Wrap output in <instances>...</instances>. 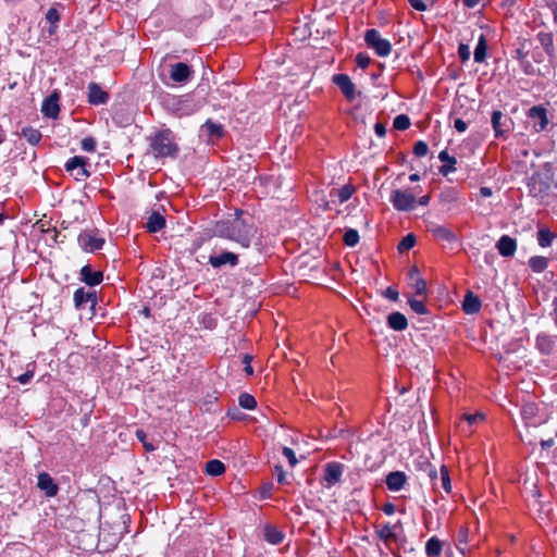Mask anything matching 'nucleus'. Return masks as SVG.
I'll use <instances>...</instances> for the list:
<instances>
[{"instance_id": "obj_1", "label": "nucleus", "mask_w": 557, "mask_h": 557, "mask_svg": "<svg viewBox=\"0 0 557 557\" xmlns=\"http://www.w3.org/2000/svg\"><path fill=\"white\" fill-rule=\"evenodd\" d=\"M215 232L218 236L233 240L243 248H248L256 235V227L243 218L242 211L237 210L234 219L218 222Z\"/></svg>"}, {"instance_id": "obj_2", "label": "nucleus", "mask_w": 557, "mask_h": 557, "mask_svg": "<svg viewBox=\"0 0 557 557\" xmlns=\"http://www.w3.org/2000/svg\"><path fill=\"white\" fill-rule=\"evenodd\" d=\"M150 147L156 158L174 157L177 152V146L173 141L170 131L158 133L152 138Z\"/></svg>"}, {"instance_id": "obj_3", "label": "nucleus", "mask_w": 557, "mask_h": 557, "mask_svg": "<svg viewBox=\"0 0 557 557\" xmlns=\"http://www.w3.org/2000/svg\"><path fill=\"white\" fill-rule=\"evenodd\" d=\"M364 41L369 48L373 49L379 57H387L391 53V42L383 38L379 30L371 28L364 34Z\"/></svg>"}, {"instance_id": "obj_4", "label": "nucleus", "mask_w": 557, "mask_h": 557, "mask_svg": "<svg viewBox=\"0 0 557 557\" xmlns=\"http://www.w3.org/2000/svg\"><path fill=\"white\" fill-rule=\"evenodd\" d=\"M389 201L397 211H411L417 203L414 194L407 189L392 190Z\"/></svg>"}, {"instance_id": "obj_5", "label": "nucleus", "mask_w": 557, "mask_h": 557, "mask_svg": "<svg viewBox=\"0 0 557 557\" xmlns=\"http://www.w3.org/2000/svg\"><path fill=\"white\" fill-rule=\"evenodd\" d=\"M193 69L184 62L170 65V78L176 84L185 85L193 78Z\"/></svg>"}, {"instance_id": "obj_6", "label": "nucleus", "mask_w": 557, "mask_h": 557, "mask_svg": "<svg viewBox=\"0 0 557 557\" xmlns=\"http://www.w3.org/2000/svg\"><path fill=\"white\" fill-rule=\"evenodd\" d=\"M64 166L76 181H83L89 176V172L86 170V160L83 157L75 156L69 159Z\"/></svg>"}, {"instance_id": "obj_7", "label": "nucleus", "mask_w": 557, "mask_h": 557, "mask_svg": "<svg viewBox=\"0 0 557 557\" xmlns=\"http://www.w3.org/2000/svg\"><path fill=\"white\" fill-rule=\"evenodd\" d=\"M79 246L89 252H94L102 248L104 239L94 232H83L78 236Z\"/></svg>"}, {"instance_id": "obj_8", "label": "nucleus", "mask_w": 557, "mask_h": 557, "mask_svg": "<svg viewBox=\"0 0 557 557\" xmlns=\"http://www.w3.org/2000/svg\"><path fill=\"white\" fill-rule=\"evenodd\" d=\"M400 528V521H398L396 524L384 523L375 530V534L381 541L384 542L386 547H389L392 542L398 541L397 529Z\"/></svg>"}, {"instance_id": "obj_9", "label": "nucleus", "mask_w": 557, "mask_h": 557, "mask_svg": "<svg viewBox=\"0 0 557 557\" xmlns=\"http://www.w3.org/2000/svg\"><path fill=\"white\" fill-rule=\"evenodd\" d=\"M344 466L339 462H330L324 468L323 481L326 487H332L341 481Z\"/></svg>"}, {"instance_id": "obj_10", "label": "nucleus", "mask_w": 557, "mask_h": 557, "mask_svg": "<svg viewBox=\"0 0 557 557\" xmlns=\"http://www.w3.org/2000/svg\"><path fill=\"white\" fill-rule=\"evenodd\" d=\"M528 117L536 132H542L548 124L546 110L540 106L532 107L528 112Z\"/></svg>"}, {"instance_id": "obj_11", "label": "nucleus", "mask_w": 557, "mask_h": 557, "mask_svg": "<svg viewBox=\"0 0 557 557\" xmlns=\"http://www.w3.org/2000/svg\"><path fill=\"white\" fill-rule=\"evenodd\" d=\"M208 262L214 269H219L224 265L236 267L238 263V256L231 251H223L219 255L210 256Z\"/></svg>"}, {"instance_id": "obj_12", "label": "nucleus", "mask_w": 557, "mask_h": 557, "mask_svg": "<svg viewBox=\"0 0 557 557\" xmlns=\"http://www.w3.org/2000/svg\"><path fill=\"white\" fill-rule=\"evenodd\" d=\"M37 486L45 493L47 497H54L59 492V487L54 483V480L47 472L39 473Z\"/></svg>"}, {"instance_id": "obj_13", "label": "nucleus", "mask_w": 557, "mask_h": 557, "mask_svg": "<svg viewBox=\"0 0 557 557\" xmlns=\"http://www.w3.org/2000/svg\"><path fill=\"white\" fill-rule=\"evenodd\" d=\"M109 100V95L97 83L88 84V102L94 106L104 104Z\"/></svg>"}, {"instance_id": "obj_14", "label": "nucleus", "mask_w": 557, "mask_h": 557, "mask_svg": "<svg viewBox=\"0 0 557 557\" xmlns=\"http://www.w3.org/2000/svg\"><path fill=\"white\" fill-rule=\"evenodd\" d=\"M333 82L348 100H352L355 98V85L348 75L336 74L333 76Z\"/></svg>"}, {"instance_id": "obj_15", "label": "nucleus", "mask_w": 557, "mask_h": 557, "mask_svg": "<svg viewBox=\"0 0 557 557\" xmlns=\"http://www.w3.org/2000/svg\"><path fill=\"white\" fill-rule=\"evenodd\" d=\"M59 94L54 91L44 100L41 112L47 117L55 119L59 114Z\"/></svg>"}, {"instance_id": "obj_16", "label": "nucleus", "mask_w": 557, "mask_h": 557, "mask_svg": "<svg viewBox=\"0 0 557 557\" xmlns=\"http://www.w3.org/2000/svg\"><path fill=\"white\" fill-rule=\"evenodd\" d=\"M96 301L97 295L95 290H86L85 288L81 287L74 293V304L76 308H82L88 302L94 306Z\"/></svg>"}, {"instance_id": "obj_17", "label": "nucleus", "mask_w": 557, "mask_h": 557, "mask_svg": "<svg viewBox=\"0 0 557 557\" xmlns=\"http://www.w3.org/2000/svg\"><path fill=\"white\" fill-rule=\"evenodd\" d=\"M385 482L389 491L398 492L405 486L407 476L401 471H393L388 473Z\"/></svg>"}, {"instance_id": "obj_18", "label": "nucleus", "mask_w": 557, "mask_h": 557, "mask_svg": "<svg viewBox=\"0 0 557 557\" xmlns=\"http://www.w3.org/2000/svg\"><path fill=\"white\" fill-rule=\"evenodd\" d=\"M556 339L557 337L555 336L540 334L536 337V348L543 355H550L555 349Z\"/></svg>"}, {"instance_id": "obj_19", "label": "nucleus", "mask_w": 557, "mask_h": 557, "mask_svg": "<svg viewBox=\"0 0 557 557\" xmlns=\"http://www.w3.org/2000/svg\"><path fill=\"white\" fill-rule=\"evenodd\" d=\"M496 247L499 251V253L504 257H511L515 255L517 249V243L513 238H511L508 235H503L497 244Z\"/></svg>"}, {"instance_id": "obj_20", "label": "nucleus", "mask_w": 557, "mask_h": 557, "mask_svg": "<svg viewBox=\"0 0 557 557\" xmlns=\"http://www.w3.org/2000/svg\"><path fill=\"white\" fill-rule=\"evenodd\" d=\"M82 280L89 286H96L102 282L103 275L100 271H92L89 265L81 270Z\"/></svg>"}, {"instance_id": "obj_21", "label": "nucleus", "mask_w": 557, "mask_h": 557, "mask_svg": "<svg viewBox=\"0 0 557 557\" xmlns=\"http://www.w3.org/2000/svg\"><path fill=\"white\" fill-rule=\"evenodd\" d=\"M539 408L534 403H525L521 407V416L523 420L525 421L527 425H534L536 426L541 422L534 421L536 414H537Z\"/></svg>"}, {"instance_id": "obj_22", "label": "nucleus", "mask_w": 557, "mask_h": 557, "mask_svg": "<svg viewBox=\"0 0 557 557\" xmlns=\"http://www.w3.org/2000/svg\"><path fill=\"white\" fill-rule=\"evenodd\" d=\"M387 325L395 331H404L408 326V321L403 313L392 312L387 317Z\"/></svg>"}, {"instance_id": "obj_23", "label": "nucleus", "mask_w": 557, "mask_h": 557, "mask_svg": "<svg viewBox=\"0 0 557 557\" xmlns=\"http://www.w3.org/2000/svg\"><path fill=\"white\" fill-rule=\"evenodd\" d=\"M462 309L467 314L476 313L481 309V301L479 297L469 292L463 299Z\"/></svg>"}, {"instance_id": "obj_24", "label": "nucleus", "mask_w": 557, "mask_h": 557, "mask_svg": "<svg viewBox=\"0 0 557 557\" xmlns=\"http://www.w3.org/2000/svg\"><path fill=\"white\" fill-rule=\"evenodd\" d=\"M165 226V219L159 212L153 211L146 223V227L150 233H157Z\"/></svg>"}, {"instance_id": "obj_25", "label": "nucleus", "mask_w": 557, "mask_h": 557, "mask_svg": "<svg viewBox=\"0 0 557 557\" xmlns=\"http://www.w3.org/2000/svg\"><path fill=\"white\" fill-rule=\"evenodd\" d=\"M438 159L445 164L441 168V173L447 175L448 173L456 171L457 160L455 157L449 156L447 150H443L438 153Z\"/></svg>"}, {"instance_id": "obj_26", "label": "nucleus", "mask_w": 557, "mask_h": 557, "mask_svg": "<svg viewBox=\"0 0 557 557\" xmlns=\"http://www.w3.org/2000/svg\"><path fill=\"white\" fill-rule=\"evenodd\" d=\"M409 277L412 281V287L417 295L422 296L426 294V284L423 278H421L418 274L417 269H412L409 272Z\"/></svg>"}, {"instance_id": "obj_27", "label": "nucleus", "mask_w": 557, "mask_h": 557, "mask_svg": "<svg viewBox=\"0 0 557 557\" xmlns=\"http://www.w3.org/2000/svg\"><path fill=\"white\" fill-rule=\"evenodd\" d=\"M492 126L496 137H502L506 129L504 128V114L502 111L496 110L492 114Z\"/></svg>"}, {"instance_id": "obj_28", "label": "nucleus", "mask_w": 557, "mask_h": 557, "mask_svg": "<svg viewBox=\"0 0 557 557\" xmlns=\"http://www.w3.org/2000/svg\"><path fill=\"white\" fill-rule=\"evenodd\" d=\"M264 537L270 544L277 545L282 543L284 534L276 528L267 525L264 528Z\"/></svg>"}, {"instance_id": "obj_29", "label": "nucleus", "mask_w": 557, "mask_h": 557, "mask_svg": "<svg viewBox=\"0 0 557 557\" xmlns=\"http://www.w3.org/2000/svg\"><path fill=\"white\" fill-rule=\"evenodd\" d=\"M425 553L430 557H437V556H440L441 553H442V543H441V541L437 537H435V536L429 539L426 544H425Z\"/></svg>"}, {"instance_id": "obj_30", "label": "nucleus", "mask_w": 557, "mask_h": 557, "mask_svg": "<svg viewBox=\"0 0 557 557\" xmlns=\"http://www.w3.org/2000/svg\"><path fill=\"white\" fill-rule=\"evenodd\" d=\"M431 232L436 239L451 242L455 239V234L444 226L434 225L431 227Z\"/></svg>"}, {"instance_id": "obj_31", "label": "nucleus", "mask_w": 557, "mask_h": 557, "mask_svg": "<svg viewBox=\"0 0 557 557\" xmlns=\"http://www.w3.org/2000/svg\"><path fill=\"white\" fill-rule=\"evenodd\" d=\"M486 49H487V45H486L485 36L481 35L479 37L476 47L474 49V61L475 62L482 63L485 60Z\"/></svg>"}, {"instance_id": "obj_32", "label": "nucleus", "mask_w": 557, "mask_h": 557, "mask_svg": "<svg viewBox=\"0 0 557 557\" xmlns=\"http://www.w3.org/2000/svg\"><path fill=\"white\" fill-rule=\"evenodd\" d=\"M225 466L222 461L218 459H212L206 463V472L209 475L218 476L224 473Z\"/></svg>"}, {"instance_id": "obj_33", "label": "nucleus", "mask_w": 557, "mask_h": 557, "mask_svg": "<svg viewBox=\"0 0 557 557\" xmlns=\"http://www.w3.org/2000/svg\"><path fill=\"white\" fill-rule=\"evenodd\" d=\"M22 136L33 146L37 145L41 139V133L33 127H24Z\"/></svg>"}, {"instance_id": "obj_34", "label": "nucleus", "mask_w": 557, "mask_h": 557, "mask_svg": "<svg viewBox=\"0 0 557 557\" xmlns=\"http://www.w3.org/2000/svg\"><path fill=\"white\" fill-rule=\"evenodd\" d=\"M202 129H205L209 136L220 138L223 136V127L221 124L214 123L211 120H208L203 125Z\"/></svg>"}, {"instance_id": "obj_35", "label": "nucleus", "mask_w": 557, "mask_h": 557, "mask_svg": "<svg viewBox=\"0 0 557 557\" xmlns=\"http://www.w3.org/2000/svg\"><path fill=\"white\" fill-rule=\"evenodd\" d=\"M529 265L534 272L541 273L547 268L548 261L545 257L535 256L530 258Z\"/></svg>"}, {"instance_id": "obj_36", "label": "nucleus", "mask_w": 557, "mask_h": 557, "mask_svg": "<svg viewBox=\"0 0 557 557\" xmlns=\"http://www.w3.org/2000/svg\"><path fill=\"white\" fill-rule=\"evenodd\" d=\"M537 38H539L541 45L543 46L544 50L546 51V53L553 54L554 53V41H553L552 35L546 34V33H540L537 35Z\"/></svg>"}, {"instance_id": "obj_37", "label": "nucleus", "mask_w": 557, "mask_h": 557, "mask_svg": "<svg viewBox=\"0 0 557 557\" xmlns=\"http://www.w3.org/2000/svg\"><path fill=\"white\" fill-rule=\"evenodd\" d=\"M554 239L553 233L547 228H542L537 233V242L541 247H549Z\"/></svg>"}, {"instance_id": "obj_38", "label": "nucleus", "mask_w": 557, "mask_h": 557, "mask_svg": "<svg viewBox=\"0 0 557 557\" xmlns=\"http://www.w3.org/2000/svg\"><path fill=\"white\" fill-rule=\"evenodd\" d=\"M238 403L242 408L247 410H252L257 405L255 397L247 393H243L239 395Z\"/></svg>"}, {"instance_id": "obj_39", "label": "nucleus", "mask_w": 557, "mask_h": 557, "mask_svg": "<svg viewBox=\"0 0 557 557\" xmlns=\"http://www.w3.org/2000/svg\"><path fill=\"white\" fill-rule=\"evenodd\" d=\"M355 188L351 185H345L336 190L338 202L342 205L346 202L354 194Z\"/></svg>"}, {"instance_id": "obj_40", "label": "nucleus", "mask_w": 557, "mask_h": 557, "mask_svg": "<svg viewBox=\"0 0 557 557\" xmlns=\"http://www.w3.org/2000/svg\"><path fill=\"white\" fill-rule=\"evenodd\" d=\"M416 244V237L413 234L406 235L401 242L398 244L399 252H405L411 249Z\"/></svg>"}, {"instance_id": "obj_41", "label": "nucleus", "mask_w": 557, "mask_h": 557, "mask_svg": "<svg viewBox=\"0 0 557 557\" xmlns=\"http://www.w3.org/2000/svg\"><path fill=\"white\" fill-rule=\"evenodd\" d=\"M394 128L405 131L410 126V119L405 114H399L394 119Z\"/></svg>"}, {"instance_id": "obj_42", "label": "nucleus", "mask_w": 557, "mask_h": 557, "mask_svg": "<svg viewBox=\"0 0 557 557\" xmlns=\"http://www.w3.org/2000/svg\"><path fill=\"white\" fill-rule=\"evenodd\" d=\"M359 242V234L356 230L349 228L344 235V243L349 247H354Z\"/></svg>"}, {"instance_id": "obj_43", "label": "nucleus", "mask_w": 557, "mask_h": 557, "mask_svg": "<svg viewBox=\"0 0 557 557\" xmlns=\"http://www.w3.org/2000/svg\"><path fill=\"white\" fill-rule=\"evenodd\" d=\"M408 304L410 308L418 314H425L428 312L424 302L420 299L410 298Z\"/></svg>"}, {"instance_id": "obj_44", "label": "nucleus", "mask_w": 557, "mask_h": 557, "mask_svg": "<svg viewBox=\"0 0 557 557\" xmlns=\"http://www.w3.org/2000/svg\"><path fill=\"white\" fill-rule=\"evenodd\" d=\"M136 437L143 443L146 450L153 451L157 448L153 443L147 441V434L143 430L136 431Z\"/></svg>"}, {"instance_id": "obj_45", "label": "nucleus", "mask_w": 557, "mask_h": 557, "mask_svg": "<svg viewBox=\"0 0 557 557\" xmlns=\"http://www.w3.org/2000/svg\"><path fill=\"white\" fill-rule=\"evenodd\" d=\"M441 482H442V487L445 490V492L449 493L451 490V484H450L448 471L445 467L441 468Z\"/></svg>"}, {"instance_id": "obj_46", "label": "nucleus", "mask_w": 557, "mask_h": 557, "mask_svg": "<svg viewBox=\"0 0 557 557\" xmlns=\"http://www.w3.org/2000/svg\"><path fill=\"white\" fill-rule=\"evenodd\" d=\"M81 147L84 151L94 152L97 147V143L92 137H85L81 143Z\"/></svg>"}, {"instance_id": "obj_47", "label": "nucleus", "mask_w": 557, "mask_h": 557, "mask_svg": "<svg viewBox=\"0 0 557 557\" xmlns=\"http://www.w3.org/2000/svg\"><path fill=\"white\" fill-rule=\"evenodd\" d=\"M428 151H429V147L428 145L420 140V141H417L413 146V153L417 156V157H425L428 154Z\"/></svg>"}, {"instance_id": "obj_48", "label": "nucleus", "mask_w": 557, "mask_h": 557, "mask_svg": "<svg viewBox=\"0 0 557 557\" xmlns=\"http://www.w3.org/2000/svg\"><path fill=\"white\" fill-rule=\"evenodd\" d=\"M282 454L288 460L290 467H295L298 462L295 451L289 447H283Z\"/></svg>"}, {"instance_id": "obj_49", "label": "nucleus", "mask_w": 557, "mask_h": 557, "mask_svg": "<svg viewBox=\"0 0 557 557\" xmlns=\"http://www.w3.org/2000/svg\"><path fill=\"white\" fill-rule=\"evenodd\" d=\"M470 48L468 45L460 44L458 48V55L462 62H466L470 59Z\"/></svg>"}, {"instance_id": "obj_50", "label": "nucleus", "mask_w": 557, "mask_h": 557, "mask_svg": "<svg viewBox=\"0 0 557 557\" xmlns=\"http://www.w3.org/2000/svg\"><path fill=\"white\" fill-rule=\"evenodd\" d=\"M370 57L363 53H358L356 55V63L360 69H367L370 64Z\"/></svg>"}, {"instance_id": "obj_51", "label": "nucleus", "mask_w": 557, "mask_h": 557, "mask_svg": "<svg viewBox=\"0 0 557 557\" xmlns=\"http://www.w3.org/2000/svg\"><path fill=\"white\" fill-rule=\"evenodd\" d=\"M410 5L416 9L417 11H426L429 8L426 0H408Z\"/></svg>"}, {"instance_id": "obj_52", "label": "nucleus", "mask_w": 557, "mask_h": 557, "mask_svg": "<svg viewBox=\"0 0 557 557\" xmlns=\"http://www.w3.org/2000/svg\"><path fill=\"white\" fill-rule=\"evenodd\" d=\"M46 18L50 24H55L60 21V14L57 9L51 8L48 10Z\"/></svg>"}, {"instance_id": "obj_53", "label": "nucleus", "mask_w": 557, "mask_h": 557, "mask_svg": "<svg viewBox=\"0 0 557 557\" xmlns=\"http://www.w3.org/2000/svg\"><path fill=\"white\" fill-rule=\"evenodd\" d=\"M274 473L280 483H282V484L287 483L286 474H285V471L282 466H275Z\"/></svg>"}, {"instance_id": "obj_54", "label": "nucleus", "mask_w": 557, "mask_h": 557, "mask_svg": "<svg viewBox=\"0 0 557 557\" xmlns=\"http://www.w3.org/2000/svg\"><path fill=\"white\" fill-rule=\"evenodd\" d=\"M484 416L481 412H476L474 414H466L465 419L470 425L475 424L478 421L483 420Z\"/></svg>"}, {"instance_id": "obj_55", "label": "nucleus", "mask_w": 557, "mask_h": 557, "mask_svg": "<svg viewBox=\"0 0 557 557\" xmlns=\"http://www.w3.org/2000/svg\"><path fill=\"white\" fill-rule=\"evenodd\" d=\"M34 376V371L32 370H27L25 373L21 374L18 377H17V381L21 383V384H27Z\"/></svg>"}, {"instance_id": "obj_56", "label": "nucleus", "mask_w": 557, "mask_h": 557, "mask_svg": "<svg viewBox=\"0 0 557 557\" xmlns=\"http://www.w3.org/2000/svg\"><path fill=\"white\" fill-rule=\"evenodd\" d=\"M454 127L459 133H463V132H466V129L468 127V124L463 120H461V119H456L455 122H454Z\"/></svg>"}, {"instance_id": "obj_57", "label": "nucleus", "mask_w": 557, "mask_h": 557, "mask_svg": "<svg viewBox=\"0 0 557 557\" xmlns=\"http://www.w3.org/2000/svg\"><path fill=\"white\" fill-rule=\"evenodd\" d=\"M385 297L389 300L396 301L398 299V292L393 287H387L385 290Z\"/></svg>"}, {"instance_id": "obj_58", "label": "nucleus", "mask_w": 557, "mask_h": 557, "mask_svg": "<svg viewBox=\"0 0 557 557\" xmlns=\"http://www.w3.org/2000/svg\"><path fill=\"white\" fill-rule=\"evenodd\" d=\"M374 132L379 137H383L386 134V128L382 123H376L374 125Z\"/></svg>"}, {"instance_id": "obj_59", "label": "nucleus", "mask_w": 557, "mask_h": 557, "mask_svg": "<svg viewBox=\"0 0 557 557\" xmlns=\"http://www.w3.org/2000/svg\"><path fill=\"white\" fill-rule=\"evenodd\" d=\"M383 512L387 516H392L395 512V506L392 503H387L383 506Z\"/></svg>"}, {"instance_id": "obj_60", "label": "nucleus", "mask_w": 557, "mask_h": 557, "mask_svg": "<svg viewBox=\"0 0 557 557\" xmlns=\"http://www.w3.org/2000/svg\"><path fill=\"white\" fill-rule=\"evenodd\" d=\"M458 540L460 543H467L468 542V531L466 529H461L458 534Z\"/></svg>"}, {"instance_id": "obj_61", "label": "nucleus", "mask_w": 557, "mask_h": 557, "mask_svg": "<svg viewBox=\"0 0 557 557\" xmlns=\"http://www.w3.org/2000/svg\"><path fill=\"white\" fill-rule=\"evenodd\" d=\"M480 195L484 198H487V197H491L492 196V189L490 187H481L480 188Z\"/></svg>"}, {"instance_id": "obj_62", "label": "nucleus", "mask_w": 557, "mask_h": 557, "mask_svg": "<svg viewBox=\"0 0 557 557\" xmlns=\"http://www.w3.org/2000/svg\"><path fill=\"white\" fill-rule=\"evenodd\" d=\"M554 445V440H545L541 442V446L543 449H548Z\"/></svg>"}, {"instance_id": "obj_63", "label": "nucleus", "mask_w": 557, "mask_h": 557, "mask_svg": "<svg viewBox=\"0 0 557 557\" xmlns=\"http://www.w3.org/2000/svg\"><path fill=\"white\" fill-rule=\"evenodd\" d=\"M430 201V197L429 196H422L420 197L417 202L421 206H426Z\"/></svg>"}, {"instance_id": "obj_64", "label": "nucleus", "mask_w": 557, "mask_h": 557, "mask_svg": "<svg viewBox=\"0 0 557 557\" xmlns=\"http://www.w3.org/2000/svg\"><path fill=\"white\" fill-rule=\"evenodd\" d=\"M479 3V0H463V4L468 8H474Z\"/></svg>"}]
</instances>
